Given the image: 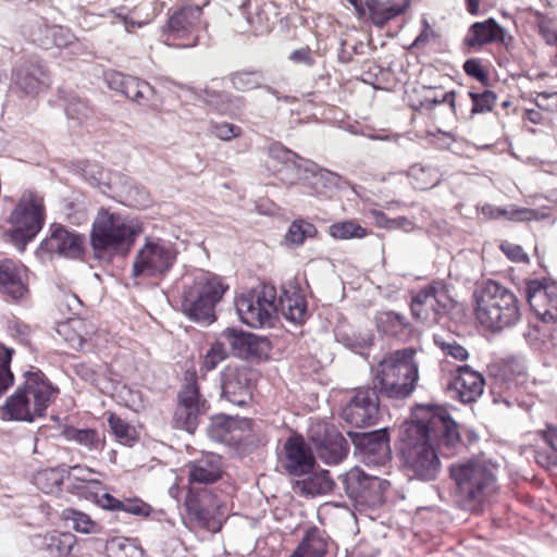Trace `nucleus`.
Here are the masks:
<instances>
[{
    "label": "nucleus",
    "mask_w": 557,
    "mask_h": 557,
    "mask_svg": "<svg viewBox=\"0 0 557 557\" xmlns=\"http://www.w3.org/2000/svg\"><path fill=\"white\" fill-rule=\"evenodd\" d=\"M401 438V457L407 475L431 481L437 476L441 468L434 442L453 448L459 443L460 436L447 410L434 407L425 410L421 420L406 423Z\"/></svg>",
    "instance_id": "obj_1"
},
{
    "label": "nucleus",
    "mask_w": 557,
    "mask_h": 557,
    "mask_svg": "<svg viewBox=\"0 0 557 557\" xmlns=\"http://www.w3.org/2000/svg\"><path fill=\"white\" fill-rule=\"evenodd\" d=\"M141 232L138 220L101 208L90 232L94 256L104 261H110L114 256H125Z\"/></svg>",
    "instance_id": "obj_2"
},
{
    "label": "nucleus",
    "mask_w": 557,
    "mask_h": 557,
    "mask_svg": "<svg viewBox=\"0 0 557 557\" xmlns=\"http://www.w3.org/2000/svg\"><path fill=\"white\" fill-rule=\"evenodd\" d=\"M498 467L485 459H471L450 466L456 495L462 507L478 509L498 492Z\"/></svg>",
    "instance_id": "obj_3"
},
{
    "label": "nucleus",
    "mask_w": 557,
    "mask_h": 557,
    "mask_svg": "<svg viewBox=\"0 0 557 557\" xmlns=\"http://www.w3.org/2000/svg\"><path fill=\"white\" fill-rule=\"evenodd\" d=\"M474 314L491 331L511 327L521 318L516 294L495 281H486L473 292Z\"/></svg>",
    "instance_id": "obj_4"
},
{
    "label": "nucleus",
    "mask_w": 557,
    "mask_h": 557,
    "mask_svg": "<svg viewBox=\"0 0 557 557\" xmlns=\"http://www.w3.org/2000/svg\"><path fill=\"white\" fill-rule=\"evenodd\" d=\"M417 350L408 347L387 354L373 370L374 389L388 398H406L419 379Z\"/></svg>",
    "instance_id": "obj_5"
},
{
    "label": "nucleus",
    "mask_w": 557,
    "mask_h": 557,
    "mask_svg": "<svg viewBox=\"0 0 557 557\" xmlns=\"http://www.w3.org/2000/svg\"><path fill=\"white\" fill-rule=\"evenodd\" d=\"M227 286L210 273L199 271L187 278L182 292V312L191 321L205 325L215 320L214 307L222 299Z\"/></svg>",
    "instance_id": "obj_6"
},
{
    "label": "nucleus",
    "mask_w": 557,
    "mask_h": 557,
    "mask_svg": "<svg viewBox=\"0 0 557 557\" xmlns=\"http://www.w3.org/2000/svg\"><path fill=\"white\" fill-rule=\"evenodd\" d=\"M57 394L58 388L42 372H27L24 384L3 405V414L9 420L30 422L44 416Z\"/></svg>",
    "instance_id": "obj_7"
},
{
    "label": "nucleus",
    "mask_w": 557,
    "mask_h": 557,
    "mask_svg": "<svg viewBox=\"0 0 557 557\" xmlns=\"http://www.w3.org/2000/svg\"><path fill=\"white\" fill-rule=\"evenodd\" d=\"M45 218L42 197L33 191L24 193L8 218L4 234L20 251H24L42 228Z\"/></svg>",
    "instance_id": "obj_8"
},
{
    "label": "nucleus",
    "mask_w": 557,
    "mask_h": 557,
    "mask_svg": "<svg viewBox=\"0 0 557 557\" xmlns=\"http://www.w3.org/2000/svg\"><path fill=\"white\" fill-rule=\"evenodd\" d=\"M239 320L252 329L272 326L278 312L277 294L272 285H261L242 294L235 301Z\"/></svg>",
    "instance_id": "obj_9"
},
{
    "label": "nucleus",
    "mask_w": 557,
    "mask_h": 557,
    "mask_svg": "<svg viewBox=\"0 0 557 557\" xmlns=\"http://www.w3.org/2000/svg\"><path fill=\"white\" fill-rule=\"evenodd\" d=\"M176 252L173 245L161 238H146L132 263L133 277L163 276L174 264Z\"/></svg>",
    "instance_id": "obj_10"
},
{
    "label": "nucleus",
    "mask_w": 557,
    "mask_h": 557,
    "mask_svg": "<svg viewBox=\"0 0 557 557\" xmlns=\"http://www.w3.org/2000/svg\"><path fill=\"white\" fill-rule=\"evenodd\" d=\"M453 304L454 299L447 286L441 282H433L412 296L410 308L417 321L432 325L438 322Z\"/></svg>",
    "instance_id": "obj_11"
},
{
    "label": "nucleus",
    "mask_w": 557,
    "mask_h": 557,
    "mask_svg": "<svg viewBox=\"0 0 557 557\" xmlns=\"http://www.w3.org/2000/svg\"><path fill=\"white\" fill-rule=\"evenodd\" d=\"M347 496L357 504L377 507L385 502L389 482L352 468L341 476Z\"/></svg>",
    "instance_id": "obj_12"
},
{
    "label": "nucleus",
    "mask_w": 557,
    "mask_h": 557,
    "mask_svg": "<svg viewBox=\"0 0 557 557\" xmlns=\"http://www.w3.org/2000/svg\"><path fill=\"white\" fill-rule=\"evenodd\" d=\"M225 344H228L235 354L239 356L255 355L257 346H268V342L257 335L236 331L235 329H226L203 357L202 368L206 371L213 370L226 358Z\"/></svg>",
    "instance_id": "obj_13"
},
{
    "label": "nucleus",
    "mask_w": 557,
    "mask_h": 557,
    "mask_svg": "<svg viewBox=\"0 0 557 557\" xmlns=\"http://www.w3.org/2000/svg\"><path fill=\"white\" fill-rule=\"evenodd\" d=\"M206 400L200 398L196 375H186V383L178 394V404L174 411L173 423L176 429L193 433L199 416L206 410Z\"/></svg>",
    "instance_id": "obj_14"
},
{
    "label": "nucleus",
    "mask_w": 557,
    "mask_h": 557,
    "mask_svg": "<svg viewBox=\"0 0 557 557\" xmlns=\"http://www.w3.org/2000/svg\"><path fill=\"white\" fill-rule=\"evenodd\" d=\"M85 237L72 232L60 224H52L50 234L39 245L37 253L44 256H59L77 259L83 255Z\"/></svg>",
    "instance_id": "obj_15"
},
{
    "label": "nucleus",
    "mask_w": 557,
    "mask_h": 557,
    "mask_svg": "<svg viewBox=\"0 0 557 557\" xmlns=\"http://www.w3.org/2000/svg\"><path fill=\"white\" fill-rule=\"evenodd\" d=\"M484 385V376L468 364H463L450 370L447 389L454 399L471 404L482 396Z\"/></svg>",
    "instance_id": "obj_16"
},
{
    "label": "nucleus",
    "mask_w": 557,
    "mask_h": 557,
    "mask_svg": "<svg viewBox=\"0 0 557 557\" xmlns=\"http://www.w3.org/2000/svg\"><path fill=\"white\" fill-rule=\"evenodd\" d=\"M343 419L356 426L374 424L379 418V396L374 388L359 389L342 411Z\"/></svg>",
    "instance_id": "obj_17"
},
{
    "label": "nucleus",
    "mask_w": 557,
    "mask_h": 557,
    "mask_svg": "<svg viewBox=\"0 0 557 557\" xmlns=\"http://www.w3.org/2000/svg\"><path fill=\"white\" fill-rule=\"evenodd\" d=\"M201 9L198 5L184 7L174 12L163 29L166 40H186L178 47H194L198 38L195 35L199 27Z\"/></svg>",
    "instance_id": "obj_18"
},
{
    "label": "nucleus",
    "mask_w": 557,
    "mask_h": 557,
    "mask_svg": "<svg viewBox=\"0 0 557 557\" xmlns=\"http://www.w3.org/2000/svg\"><path fill=\"white\" fill-rule=\"evenodd\" d=\"M310 438L315 445L319 457L329 465L341 462L347 455L346 440L334 428L325 423L312 425Z\"/></svg>",
    "instance_id": "obj_19"
},
{
    "label": "nucleus",
    "mask_w": 557,
    "mask_h": 557,
    "mask_svg": "<svg viewBox=\"0 0 557 557\" xmlns=\"http://www.w3.org/2000/svg\"><path fill=\"white\" fill-rule=\"evenodd\" d=\"M527 299L537 319L545 323L557 321V284L531 281L527 286Z\"/></svg>",
    "instance_id": "obj_20"
},
{
    "label": "nucleus",
    "mask_w": 557,
    "mask_h": 557,
    "mask_svg": "<svg viewBox=\"0 0 557 557\" xmlns=\"http://www.w3.org/2000/svg\"><path fill=\"white\" fill-rule=\"evenodd\" d=\"M281 462L288 474L299 476L309 473L315 460L305 440L293 435L283 445Z\"/></svg>",
    "instance_id": "obj_21"
},
{
    "label": "nucleus",
    "mask_w": 557,
    "mask_h": 557,
    "mask_svg": "<svg viewBox=\"0 0 557 557\" xmlns=\"http://www.w3.org/2000/svg\"><path fill=\"white\" fill-rule=\"evenodd\" d=\"M269 158V168L276 173L281 182L288 185H294L297 181L302 182L304 165L307 160H302L297 153L280 145L270 147Z\"/></svg>",
    "instance_id": "obj_22"
},
{
    "label": "nucleus",
    "mask_w": 557,
    "mask_h": 557,
    "mask_svg": "<svg viewBox=\"0 0 557 557\" xmlns=\"http://www.w3.org/2000/svg\"><path fill=\"white\" fill-rule=\"evenodd\" d=\"M0 292L12 300H24L29 295L28 270L10 259L0 260Z\"/></svg>",
    "instance_id": "obj_23"
},
{
    "label": "nucleus",
    "mask_w": 557,
    "mask_h": 557,
    "mask_svg": "<svg viewBox=\"0 0 557 557\" xmlns=\"http://www.w3.org/2000/svg\"><path fill=\"white\" fill-rule=\"evenodd\" d=\"M222 395L233 405H247L252 395L250 371L245 368H227L222 376Z\"/></svg>",
    "instance_id": "obj_24"
},
{
    "label": "nucleus",
    "mask_w": 557,
    "mask_h": 557,
    "mask_svg": "<svg viewBox=\"0 0 557 557\" xmlns=\"http://www.w3.org/2000/svg\"><path fill=\"white\" fill-rule=\"evenodd\" d=\"M509 40L511 36L494 18L472 24L463 39L465 45L472 48H481L492 42L507 45Z\"/></svg>",
    "instance_id": "obj_25"
},
{
    "label": "nucleus",
    "mask_w": 557,
    "mask_h": 557,
    "mask_svg": "<svg viewBox=\"0 0 557 557\" xmlns=\"http://www.w3.org/2000/svg\"><path fill=\"white\" fill-rule=\"evenodd\" d=\"M15 85L26 94H38L49 85L45 67L36 62L20 64L13 74Z\"/></svg>",
    "instance_id": "obj_26"
},
{
    "label": "nucleus",
    "mask_w": 557,
    "mask_h": 557,
    "mask_svg": "<svg viewBox=\"0 0 557 557\" xmlns=\"http://www.w3.org/2000/svg\"><path fill=\"white\" fill-rule=\"evenodd\" d=\"M338 184V176L325 169L319 168L312 161L304 165L302 185L310 189L311 195H325Z\"/></svg>",
    "instance_id": "obj_27"
},
{
    "label": "nucleus",
    "mask_w": 557,
    "mask_h": 557,
    "mask_svg": "<svg viewBox=\"0 0 557 557\" xmlns=\"http://www.w3.org/2000/svg\"><path fill=\"white\" fill-rule=\"evenodd\" d=\"M188 469L191 483L210 484L222 475L221 458L215 454H206L191 461Z\"/></svg>",
    "instance_id": "obj_28"
},
{
    "label": "nucleus",
    "mask_w": 557,
    "mask_h": 557,
    "mask_svg": "<svg viewBox=\"0 0 557 557\" xmlns=\"http://www.w3.org/2000/svg\"><path fill=\"white\" fill-rule=\"evenodd\" d=\"M366 5L371 23L382 28L391 20L403 15L410 8V0H399L396 2L367 0Z\"/></svg>",
    "instance_id": "obj_29"
},
{
    "label": "nucleus",
    "mask_w": 557,
    "mask_h": 557,
    "mask_svg": "<svg viewBox=\"0 0 557 557\" xmlns=\"http://www.w3.org/2000/svg\"><path fill=\"white\" fill-rule=\"evenodd\" d=\"M277 307L278 312H281L286 320L294 323H302L308 315L305 296L295 287L283 290L277 300Z\"/></svg>",
    "instance_id": "obj_30"
},
{
    "label": "nucleus",
    "mask_w": 557,
    "mask_h": 557,
    "mask_svg": "<svg viewBox=\"0 0 557 557\" xmlns=\"http://www.w3.org/2000/svg\"><path fill=\"white\" fill-rule=\"evenodd\" d=\"M335 483L327 470H320L309 474L302 480L296 481L294 491L306 496H319L330 493Z\"/></svg>",
    "instance_id": "obj_31"
},
{
    "label": "nucleus",
    "mask_w": 557,
    "mask_h": 557,
    "mask_svg": "<svg viewBox=\"0 0 557 557\" xmlns=\"http://www.w3.org/2000/svg\"><path fill=\"white\" fill-rule=\"evenodd\" d=\"M356 442L364 453L373 455L380 460H385L389 456L387 429L356 434Z\"/></svg>",
    "instance_id": "obj_32"
},
{
    "label": "nucleus",
    "mask_w": 557,
    "mask_h": 557,
    "mask_svg": "<svg viewBox=\"0 0 557 557\" xmlns=\"http://www.w3.org/2000/svg\"><path fill=\"white\" fill-rule=\"evenodd\" d=\"M40 540L39 547L54 554L58 557H66L72 554L76 544V537L70 532L51 531L45 535L38 536Z\"/></svg>",
    "instance_id": "obj_33"
},
{
    "label": "nucleus",
    "mask_w": 557,
    "mask_h": 557,
    "mask_svg": "<svg viewBox=\"0 0 557 557\" xmlns=\"http://www.w3.org/2000/svg\"><path fill=\"white\" fill-rule=\"evenodd\" d=\"M57 332L73 349L81 350L87 341V327L84 320L71 318L58 325Z\"/></svg>",
    "instance_id": "obj_34"
},
{
    "label": "nucleus",
    "mask_w": 557,
    "mask_h": 557,
    "mask_svg": "<svg viewBox=\"0 0 557 557\" xmlns=\"http://www.w3.org/2000/svg\"><path fill=\"white\" fill-rule=\"evenodd\" d=\"M327 546L329 540L325 534L314 528L306 533L295 553L302 557H324Z\"/></svg>",
    "instance_id": "obj_35"
},
{
    "label": "nucleus",
    "mask_w": 557,
    "mask_h": 557,
    "mask_svg": "<svg viewBox=\"0 0 557 557\" xmlns=\"http://www.w3.org/2000/svg\"><path fill=\"white\" fill-rule=\"evenodd\" d=\"M203 101L222 114L236 115L244 108L242 97L231 96L215 90H205Z\"/></svg>",
    "instance_id": "obj_36"
},
{
    "label": "nucleus",
    "mask_w": 557,
    "mask_h": 557,
    "mask_svg": "<svg viewBox=\"0 0 557 557\" xmlns=\"http://www.w3.org/2000/svg\"><path fill=\"white\" fill-rule=\"evenodd\" d=\"M99 503L104 509L121 510L139 517H148L151 512V507L138 498L120 500L110 494H103Z\"/></svg>",
    "instance_id": "obj_37"
},
{
    "label": "nucleus",
    "mask_w": 557,
    "mask_h": 557,
    "mask_svg": "<svg viewBox=\"0 0 557 557\" xmlns=\"http://www.w3.org/2000/svg\"><path fill=\"white\" fill-rule=\"evenodd\" d=\"M482 214L488 219H498L506 218L511 221H532V220H542L544 219V214L532 209L527 208H510L503 209L497 208L492 205H484L482 207Z\"/></svg>",
    "instance_id": "obj_38"
},
{
    "label": "nucleus",
    "mask_w": 557,
    "mask_h": 557,
    "mask_svg": "<svg viewBox=\"0 0 557 557\" xmlns=\"http://www.w3.org/2000/svg\"><path fill=\"white\" fill-rule=\"evenodd\" d=\"M421 100L419 107L421 109L431 110L435 106L447 102L453 111H455V91H444L440 87L422 86L419 90Z\"/></svg>",
    "instance_id": "obj_39"
},
{
    "label": "nucleus",
    "mask_w": 557,
    "mask_h": 557,
    "mask_svg": "<svg viewBox=\"0 0 557 557\" xmlns=\"http://www.w3.org/2000/svg\"><path fill=\"white\" fill-rule=\"evenodd\" d=\"M65 476V469L49 468L38 471L34 475L35 485L46 494H54L60 491Z\"/></svg>",
    "instance_id": "obj_40"
},
{
    "label": "nucleus",
    "mask_w": 557,
    "mask_h": 557,
    "mask_svg": "<svg viewBox=\"0 0 557 557\" xmlns=\"http://www.w3.org/2000/svg\"><path fill=\"white\" fill-rule=\"evenodd\" d=\"M44 30L47 33V36L35 37V40L38 46L45 49L69 47L75 40L74 35L69 29L58 25H52L51 28H44Z\"/></svg>",
    "instance_id": "obj_41"
},
{
    "label": "nucleus",
    "mask_w": 557,
    "mask_h": 557,
    "mask_svg": "<svg viewBox=\"0 0 557 557\" xmlns=\"http://www.w3.org/2000/svg\"><path fill=\"white\" fill-rule=\"evenodd\" d=\"M123 95L138 104H146L154 95V89L147 82L134 76L126 79Z\"/></svg>",
    "instance_id": "obj_42"
},
{
    "label": "nucleus",
    "mask_w": 557,
    "mask_h": 557,
    "mask_svg": "<svg viewBox=\"0 0 557 557\" xmlns=\"http://www.w3.org/2000/svg\"><path fill=\"white\" fill-rule=\"evenodd\" d=\"M62 517L72 524V528L83 534H97L101 531L100 525L88 515L79 510L67 508L63 510Z\"/></svg>",
    "instance_id": "obj_43"
},
{
    "label": "nucleus",
    "mask_w": 557,
    "mask_h": 557,
    "mask_svg": "<svg viewBox=\"0 0 557 557\" xmlns=\"http://www.w3.org/2000/svg\"><path fill=\"white\" fill-rule=\"evenodd\" d=\"M110 557H146L145 550L135 541L126 537H114L107 544Z\"/></svg>",
    "instance_id": "obj_44"
},
{
    "label": "nucleus",
    "mask_w": 557,
    "mask_h": 557,
    "mask_svg": "<svg viewBox=\"0 0 557 557\" xmlns=\"http://www.w3.org/2000/svg\"><path fill=\"white\" fill-rule=\"evenodd\" d=\"M411 183L417 189H429L438 184L440 177L437 172L428 166L420 164L412 165L408 172Z\"/></svg>",
    "instance_id": "obj_45"
},
{
    "label": "nucleus",
    "mask_w": 557,
    "mask_h": 557,
    "mask_svg": "<svg viewBox=\"0 0 557 557\" xmlns=\"http://www.w3.org/2000/svg\"><path fill=\"white\" fill-rule=\"evenodd\" d=\"M264 81L260 71H237L231 75L233 87L239 91H249L256 88H262Z\"/></svg>",
    "instance_id": "obj_46"
},
{
    "label": "nucleus",
    "mask_w": 557,
    "mask_h": 557,
    "mask_svg": "<svg viewBox=\"0 0 557 557\" xmlns=\"http://www.w3.org/2000/svg\"><path fill=\"white\" fill-rule=\"evenodd\" d=\"M329 233L336 239L362 238L367 235L366 228L354 221H343L330 226Z\"/></svg>",
    "instance_id": "obj_47"
},
{
    "label": "nucleus",
    "mask_w": 557,
    "mask_h": 557,
    "mask_svg": "<svg viewBox=\"0 0 557 557\" xmlns=\"http://www.w3.org/2000/svg\"><path fill=\"white\" fill-rule=\"evenodd\" d=\"M67 440L76 442L85 446L89 450L99 449L102 447V442L98 433L91 429H69L65 433Z\"/></svg>",
    "instance_id": "obj_48"
},
{
    "label": "nucleus",
    "mask_w": 557,
    "mask_h": 557,
    "mask_svg": "<svg viewBox=\"0 0 557 557\" xmlns=\"http://www.w3.org/2000/svg\"><path fill=\"white\" fill-rule=\"evenodd\" d=\"M317 230L313 224L305 221H294L285 236V239L290 245L299 246L307 237H313Z\"/></svg>",
    "instance_id": "obj_49"
},
{
    "label": "nucleus",
    "mask_w": 557,
    "mask_h": 557,
    "mask_svg": "<svg viewBox=\"0 0 557 557\" xmlns=\"http://www.w3.org/2000/svg\"><path fill=\"white\" fill-rule=\"evenodd\" d=\"M109 426L114 436L124 445H131L135 440V430L115 414H110Z\"/></svg>",
    "instance_id": "obj_50"
},
{
    "label": "nucleus",
    "mask_w": 557,
    "mask_h": 557,
    "mask_svg": "<svg viewBox=\"0 0 557 557\" xmlns=\"http://www.w3.org/2000/svg\"><path fill=\"white\" fill-rule=\"evenodd\" d=\"M13 349L0 347V397L13 384V374L10 370Z\"/></svg>",
    "instance_id": "obj_51"
},
{
    "label": "nucleus",
    "mask_w": 557,
    "mask_h": 557,
    "mask_svg": "<svg viewBox=\"0 0 557 557\" xmlns=\"http://www.w3.org/2000/svg\"><path fill=\"white\" fill-rule=\"evenodd\" d=\"M468 96L472 100L471 115L492 111L496 101L495 94L490 90L483 92L469 91Z\"/></svg>",
    "instance_id": "obj_52"
},
{
    "label": "nucleus",
    "mask_w": 557,
    "mask_h": 557,
    "mask_svg": "<svg viewBox=\"0 0 557 557\" xmlns=\"http://www.w3.org/2000/svg\"><path fill=\"white\" fill-rule=\"evenodd\" d=\"M185 507L189 516L194 517L203 527H209L210 520L214 518V513L203 508L199 499L194 495H188L185 499Z\"/></svg>",
    "instance_id": "obj_53"
},
{
    "label": "nucleus",
    "mask_w": 557,
    "mask_h": 557,
    "mask_svg": "<svg viewBox=\"0 0 557 557\" xmlns=\"http://www.w3.org/2000/svg\"><path fill=\"white\" fill-rule=\"evenodd\" d=\"M74 370L76 375L79 376L82 380L89 382L91 385H95L100 389L107 388V386L103 385L100 375L90 364L81 362L74 366Z\"/></svg>",
    "instance_id": "obj_54"
},
{
    "label": "nucleus",
    "mask_w": 557,
    "mask_h": 557,
    "mask_svg": "<svg viewBox=\"0 0 557 557\" xmlns=\"http://www.w3.org/2000/svg\"><path fill=\"white\" fill-rule=\"evenodd\" d=\"M212 134L221 140L228 141L239 137L242 135V128L231 123H216L212 126Z\"/></svg>",
    "instance_id": "obj_55"
},
{
    "label": "nucleus",
    "mask_w": 557,
    "mask_h": 557,
    "mask_svg": "<svg viewBox=\"0 0 557 557\" xmlns=\"http://www.w3.org/2000/svg\"><path fill=\"white\" fill-rule=\"evenodd\" d=\"M95 474L96 472L92 469L78 465L67 470L69 478L78 482H98V480L94 478Z\"/></svg>",
    "instance_id": "obj_56"
},
{
    "label": "nucleus",
    "mask_w": 557,
    "mask_h": 557,
    "mask_svg": "<svg viewBox=\"0 0 557 557\" xmlns=\"http://www.w3.org/2000/svg\"><path fill=\"white\" fill-rule=\"evenodd\" d=\"M500 249L507 256V258L513 262H521L528 260L527 253L519 245H515L509 242H504L500 245Z\"/></svg>",
    "instance_id": "obj_57"
},
{
    "label": "nucleus",
    "mask_w": 557,
    "mask_h": 557,
    "mask_svg": "<svg viewBox=\"0 0 557 557\" xmlns=\"http://www.w3.org/2000/svg\"><path fill=\"white\" fill-rule=\"evenodd\" d=\"M423 29L420 35L413 40L412 47L414 48H423L429 45L431 41L435 40L436 33L429 24L428 20H422Z\"/></svg>",
    "instance_id": "obj_58"
},
{
    "label": "nucleus",
    "mask_w": 557,
    "mask_h": 557,
    "mask_svg": "<svg viewBox=\"0 0 557 557\" xmlns=\"http://www.w3.org/2000/svg\"><path fill=\"white\" fill-rule=\"evenodd\" d=\"M442 349L446 355L451 356L456 360L465 361L469 357V352L467 351V349L455 342L443 343Z\"/></svg>",
    "instance_id": "obj_59"
},
{
    "label": "nucleus",
    "mask_w": 557,
    "mask_h": 557,
    "mask_svg": "<svg viewBox=\"0 0 557 557\" xmlns=\"http://www.w3.org/2000/svg\"><path fill=\"white\" fill-rule=\"evenodd\" d=\"M463 70L468 75L475 77L479 81H484L486 78V74L478 59L467 60L463 64Z\"/></svg>",
    "instance_id": "obj_60"
},
{
    "label": "nucleus",
    "mask_w": 557,
    "mask_h": 557,
    "mask_svg": "<svg viewBox=\"0 0 557 557\" xmlns=\"http://www.w3.org/2000/svg\"><path fill=\"white\" fill-rule=\"evenodd\" d=\"M65 112L70 117L78 119L85 117L88 113V107L86 102L77 100L66 106Z\"/></svg>",
    "instance_id": "obj_61"
},
{
    "label": "nucleus",
    "mask_w": 557,
    "mask_h": 557,
    "mask_svg": "<svg viewBox=\"0 0 557 557\" xmlns=\"http://www.w3.org/2000/svg\"><path fill=\"white\" fill-rule=\"evenodd\" d=\"M289 60L295 63H302L308 66L313 65L314 59L311 55V50L308 47H302L293 51L289 55Z\"/></svg>",
    "instance_id": "obj_62"
},
{
    "label": "nucleus",
    "mask_w": 557,
    "mask_h": 557,
    "mask_svg": "<svg viewBox=\"0 0 557 557\" xmlns=\"http://www.w3.org/2000/svg\"><path fill=\"white\" fill-rule=\"evenodd\" d=\"M236 424V421L233 419H227L223 417H218L212 422V428L219 426L221 431L216 435L220 441H226V433H228L233 426Z\"/></svg>",
    "instance_id": "obj_63"
},
{
    "label": "nucleus",
    "mask_w": 557,
    "mask_h": 557,
    "mask_svg": "<svg viewBox=\"0 0 557 557\" xmlns=\"http://www.w3.org/2000/svg\"><path fill=\"white\" fill-rule=\"evenodd\" d=\"M129 78L128 75H123L121 73H109L107 75V82L111 89L120 91L123 94L124 86L126 85V79Z\"/></svg>",
    "instance_id": "obj_64"
}]
</instances>
